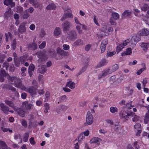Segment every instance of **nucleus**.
I'll list each match as a JSON object with an SVG mask.
<instances>
[{
	"label": "nucleus",
	"mask_w": 149,
	"mask_h": 149,
	"mask_svg": "<svg viewBox=\"0 0 149 149\" xmlns=\"http://www.w3.org/2000/svg\"><path fill=\"white\" fill-rule=\"evenodd\" d=\"M68 81L67 82L66 86L69 87L71 89H73L75 88V83L72 82L71 79L68 80Z\"/></svg>",
	"instance_id": "nucleus-12"
},
{
	"label": "nucleus",
	"mask_w": 149,
	"mask_h": 149,
	"mask_svg": "<svg viewBox=\"0 0 149 149\" xmlns=\"http://www.w3.org/2000/svg\"><path fill=\"white\" fill-rule=\"evenodd\" d=\"M134 15L136 16L140 17L141 16V15L139 14L140 10L136 8H135L134 9Z\"/></svg>",
	"instance_id": "nucleus-34"
},
{
	"label": "nucleus",
	"mask_w": 149,
	"mask_h": 149,
	"mask_svg": "<svg viewBox=\"0 0 149 149\" xmlns=\"http://www.w3.org/2000/svg\"><path fill=\"white\" fill-rule=\"evenodd\" d=\"M119 68V66L117 64L114 65L112 67V72H114L116 71Z\"/></svg>",
	"instance_id": "nucleus-51"
},
{
	"label": "nucleus",
	"mask_w": 149,
	"mask_h": 149,
	"mask_svg": "<svg viewBox=\"0 0 149 149\" xmlns=\"http://www.w3.org/2000/svg\"><path fill=\"white\" fill-rule=\"evenodd\" d=\"M149 43H142L140 45L141 48H144L143 49L144 50L147 49L149 47Z\"/></svg>",
	"instance_id": "nucleus-31"
},
{
	"label": "nucleus",
	"mask_w": 149,
	"mask_h": 149,
	"mask_svg": "<svg viewBox=\"0 0 149 149\" xmlns=\"http://www.w3.org/2000/svg\"><path fill=\"white\" fill-rule=\"evenodd\" d=\"M46 43L45 41H43L42 43L39 46V48L40 49H43L45 46Z\"/></svg>",
	"instance_id": "nucleus-62"
},
{
	"label": "nucleus",
	"mask_w": 149,
	"mask_h": 149,
	"mask_svg": "<svg viewBox=\"0 0 149 149\" xmlns=\"http://www.w3.org/2000/svg\"><path fill=\"white\" fill-rule=\"evenodd\" d=\"M109 111L112 113H116L118 112V109L117 107L111 106L110 108Z\"/></svg>",
	"instance_id": "nucleus-26"
},
{
	"label": "nucleus",
	"mask_w": 149,
	"mask_h": 149,
	"mask_svg": "<svg viewBox=\"0 0 149 149\" xmlns=\"http://www.w3.org/2000/svg\"><path fill=\"white\" fill-rule=\"evenodd\" d=\"M132 12L130 10H125L122 14V18L126 17L127 18H131V16Z\"/></svg>",
	"instance_id": "nucleus-16"
},
{
	"label": "nucleus",
	"mask_w": 149,
	"mask_h": 149,
	"mask_svg": "<svg viewBox=\"0 0 149 149\" xmlns=\"http://www.w3.org/2000/svg\"><path fill=\"white\" fill-rule=\"evenodd\" d=\"M119 17L118 14L116 13H113L112 14V17L110 18V22L111 25L115 24V20L117 19Z\"/></svg>",
	"instance_id": "nucleus-9"
},
{
	"label": "nucleus",
	"mask_w": 149,
	"mask_h": 149,
	"mask_svg": "<svg viewBox=\"0 0 149 149\" xmlns=\"http://www.w3.org/2000/svg\"><path fill=\"white\" fill-rule=\"evenodd\" d=\"M50 93L48 91H47L45 96V102H47L50 98Z\"/></svg>",
	"instance_id": "nucleus-30"
},
{
	"label": "nucleus",
	"mask_w": 149,
	"mask_h": 149,
	"mask_svg": "<svg viewBox=\"0 0 149 149\" xmlns=\"http://www.w3.org/2000/svg\"><path fill=\"white\" fill-rule=\"evenodd\" d=\"M101 141V139L97 137H95L92 138L90 141V143L91 144L96 143L97 144H99V142Z\"/></svg>",
	"instance_id": "nucleus-14"
},
{
	"label": "nucleus",
	"mask_w": 149,
	"mask_h": 149,
	"mask_svg": "<svg viewBox=\"0 0 149 149\" xmlns=\"http://www.w3.org/2000/svg\"><path fill=\"white\" fill-rule=\"evenodd\" d=\"M74 145L73 149H79V145L77 140H75L73 142Z\"/></svg>",
	"instance_id": "nucleus-42"
},
{
	"label": "nucleus",
	"mask_w": 149,
	"mask_h": 149,
	"mask_svg": "<svg viewBox=\"0 0 149 149\" xmlns=\"http://www.w3.org/2000/svg\"><path fill=\"white\" fill-rule=\"evenodd\" d=\"M134 107V105H132L131 104V103H128L126 105V107L128 109L130 110L132 109L133 111L135 112L137 110Z\"/></svg>",
	"instance_id": "nucleus-23"
},
{
	"label": "nucleus",
	"mask_w": 149,
	"mask_h": 149,
	"mask_svg": "<svg viewBox=\"0 0 149 149\" xmlns=\"http://www.w3.org/2000/svg\"><path fill=\"white\" fill-rule=\"evenodd\" d=\"M130 40L131 45L134 46L137 42L140 40V37H137L136 35L134 34L131 36V38Z\"/></svg>",
	"instance_id": "nucleus-5"
},
{
	"label": "nucleus",
	"mask_w": 149,
	"mask_h": 149,
	"mask_svg": "<svg viewBox=\"0 0 149 149\" xmlns=\"http://www.w3.org/2000/svg\"><path fill=\"white\" fill-rule=\"evenodd\" d=\"M93 20L95 24H96L97 25L99 26V24L98 22L99 20L98 17H96L95 16H94Z\"/></svg>",
	"instance_id": "nucleus-53"
},
{
	"label": "nucleus",
	"mask_w": 149,
	"mask_h": 149,
	"mask_svg": "<svg viewBox=\"0 0 149 149\" xmlns=\"http://www.w3.org/2000/svg\"><path fill=\"white\" fill-rule=\"evenodd\" d=\"M11 35V33L9 32L5 33V36L6 37V42H8V38L9 37L10 38Z\"/></svg>",
	"instance_id": "nucleus-57"
},
{
	"label": "nucleus",
	"mask_w": 149,
	"mask_h": 149,
	"mask_svg": "<svg viewBox=\"0 0 149 149\" xmlns=\"http://www.w3.org/2000/svg\"><path fill=\"white\" fill-rule=\"evenodd\" d=\"M32 84L34 86L30 87L29 88L25 87V90H23L24 91L28 92L32 96H34L36 95V88L38 87L37 83L35 80H33Z\"/></svg>",
	"instance_id": "nucleus-2"
},
{
	"label": "nucleus",
	"mask_w": 149,
	"mask_h": 149,
	"mask_svg": "<svg viewBox=\"0 0 149 149\" xmlns=\"http://www.w3.org/2000/svg\"><path fill=\"white\" fill-rule=\"evenodd\" d=\"M84 44L83 41L80 39L76 40L73 43V46H82Z\"/></svg>",
	"instance_id": "nucleus-18"
},
{
	"label": "nucleus",
	"mask_w": 149,
	"mask_h": 149,
	"mask_svg": "<svg viewBox=\"0 0 149 149\" xmlns=\"http://www.w3.org/2000/svg\"><path fill=\"white\" fill-rule=\"evenodd\" d=\"M14 138L15 139H20V142L19 143H21L22 142V139L21 138L20 135L19 134H15L14 136Z\"/></svg>",
	"instance_id": "nucleus-45"
},
{
	"label": "nucleus",
	"mask_w": 149,
	"mask_h": 149,
	"mask_svg": "<svg viewBox=\"0 0 149 149\" xmlns=\"http://www.w3.org/2000/svg\"><path fill=\"white\" fill-rule=\"evenodd\" d=\"M81 26L79 24H78L76 26V29L79 34H81L83 33L82 30L81 29Z\"/></svg>",
	"instance_id": "nucleus-37"
},
{
	"label": "nucleus",
	"mask_w": 149,
	"mask_h": 149,
	"mask_svg": "<svg viewBox=\"0 0 149 149\" xmlns=\"http://www.w3.org/2000/svg\"><path fill=\"white\" fill-rule=\"evenodd\" d=\"M61 107L62 109V111H65L68 110V106L64 105H61Z\"/></svg>",
	"instance_id": "nucleus-48"
},
{
	"label": "nucleus",
	"mask_w": 149,
	"mask_h": 149,
	"mask_svg": "<svg viewBox=\"0 0 149 149\" xmlns=\"http://www.w3.org/2000/svg\"><path fill=\"white\" fill-rule=\"evenodd\" d=\"M86 123H84L85 125H90L93 122V118L90 112H88L86 116Z\"/></svg>",
	"instance_id": "nucleus-3"
},
{
	"label": "nucleus",
	"mask_w": 149,
	"mask_h": 149,
	"mask_svg": "<svg viewBox=\"0 0 149 149\" xmlns=\"http://www.w3.org/2000/svg\"><path fill=\"white\" fill-rule=\"evenodd\" d=\"M61 33V29L59 27H56L55 28L54 34L55 36H58Z\"/></svg>",
	"instance_id": "nucleus-29"
},
{
	"label": "nucleus",
	"mask_w": 149,
	"mask_h": 149,
	"mask_svg": "<svg viewBox=\"0 0 149 149\" xmlns=\"http://www.w3.org/2000/svg\"><path fill=\"white\" fill-rule=\"evenodd\" d=\"M5 102L6 104L9 105L10 107H13L14 104L13 102L11 101L8 100H6Z\"/></svg>",
	"instance_id": "nucleus-36"
},
{
	"label": "nucleus",
	"mask_w": 149,
	"mask_h": 149,
	"mask_svg": "<svg viewBox=\"0 0 149 149\" xmlns=\"http://www.w3.org/2000/svg\"><path fill=\"white\" fill-rule=\"evenodd\" d=\"M71 26L70 22L68 21L64 22L62 25L63 30L64 32L67 31L68 30Z\"/></svg>",
	"instance_id": "nucleus-7"
},
{
	"label": "nucleus",
	"mask_w": 149,
	"mask_h": 149,
	"mask_svg": "<svg viewBox=\"0 0 149 149\" xmlns=\"http://www.w3.org/2000/svg\"><path fill=\"white\" fill-rule=\"evenodd\" d=\"M32 5L35 7L37 8L40 7V3L37 1H35L32 3Z\"/></svg>",
	"instance_id": "nucleus-44"
},
{
	"label": "nucleus",
	"mask_w": 149,
	"mask_h": 149,
	"mask_svg": "<svg viewBox=\"0 0 149 149\" xmlns=\"http://www.w3.org/2000/svg\"><path fill=\"white\" fill-rule=\"evenodd\" d=\"M134 114V113H128L126 112L123 110H122L120 113V116L122 118L126 119L128 116H133V115Z\"/></svg>",
	"instance_id": "nucleus-8"
},
{
	"label": "nucleus",
	"mask_w": 149,
	"mask_h": 149,
	"mask_svg": "<svg viewBox=\"0 0 149 149\" xmlns=\"http://www.w3.org/2000/svg\"><path fill=\"white\" fill-rule=\"evenodd\" d=\"M25 23L24 22L22 23L20 25L18 29L19 32L22 33L25 32L26 31V29L25 27Z\"/></svg>",
	"instance_id": "nucleus-21"
},
{
	"label": "nucleus",
	"mask_w": 149,
	"mask_h": 149,
	"mask_svg": "<svg viewBox=\"0 0 149 149\" xmlns=\"http://www.w3.org/2000/svg\"><path fill=\"white\" fill-rule=\"evenodd\" d=\"M100 134H105L107 132V130L105 129L102 128L99 130Z\"/></svg>",
	"instance_id": "nucleus-56"
},
{
	"label": "nucleus",
	"mask_w": 149,
	"mask_h": 149,
	"mask_svg": "<svg viewBox=\"0 0 149 149\" xmlns=\"http://www.w3.org/2000/svg\"><path fill=\"white\" fill-rule=\"evenodd\" d=\"M138 142L136 141L134 142L133 143V149H139V146L137 144Z\"/></svg>",
	"instance_id": "nucleus-49"
},
{
	"label": "nucleus",
	"mask_w": 149,
	"mask_h": 149,
	"mask_svg": "<svg viewBox=\"0 0 149 149\" xmlns=\"http://www.w3.org/2000/svg\"><path fill=\"white\" fill-rule=\"evenodd\" d=\"M38 71L40 73H45L46 71V66L44 65L41 66V68L38 69Z\"/></svg>",
	"instance_id": "nucleus-25"
},
{
	"label": "nucleus",
	"mask_w": 149,
	"mask_h": 149,
	"mask_svg": "<svg viewBox=\"0 0 149 149\" xmlns=\"http://www.w3.org/2000/svg\"><path fill=\"white\" fill-rule=\"evenodd\" d=\"M27 10H26L24 12V13L23 16V18L24 19H26L29 17V14L27 13Z\"/></svg>",
	"instance_id": "nucleus-52"
},
{
	"label": "nucleus",
	"mask_w": 149,
	"mask_h": 149,
	"mask_svg": "<svg viewBox=\"0 0 149 149\" xmlns=\"http://www.w3.org/2000/svg\"><path fill=\"white\" fill-rule=\"evenodd\" d=\"M14 109L16 111L19 116L22 117H23L24 116L25 112L23 109L18 108H17L16 109L14 108Z\"/></svg>",
	"instance_id": "nucleus-13"
},
{
	"label": "nucleus",
	"mask_w": 149,
	"mask_h": 149,
	"mask_svg": "<svg viewBox=\"0 0 149 149\" xmlns=\"http://www.w3.org/2000/svg\"><path fill=\"white\" fill-rule=\"evenodd\" d=\"M132 50L131 48H128L126 49L125 52L121 53V55L123 56L125 55H130L132 54Z\"/></svg>",
	"instance_id": "nucleus-20"
},
{
	"label": "nucleus",
	"mask_w": 149,
	"mask_h": 149,
	"mask_svg": "<svg viewBox=\"0 0 149 149\" xmlns=\"http://www.w3.org/2000/svg\"><path fill=\"white\" fill-rule=\"evenodd\" d=\"M122 44H120L118 46H117L116 48V51L118 53L119 52L124 48Z\"/></svg>",
	"instance_id": "nucleus-46"
},
{
	"label": "nucleus",
	"mask_w": 149,
	"mask_h": 149,
	"mask_svg": "<svg viewBox=\"0 0 149 149\" xmlns=\"http://www.w3.org/2000/svg\"><path fill=\"white\" fill-rule=\"evenodd\" d=\"M22 104L25 106L26 109L28 110H30L31 109L33 108V104L29 103L27 102H23L22 103Z\"/></svg>",
	"instance_id": "nucleus-19"
},
{
	"label": "nucleus",
	"mask_w": 149,
	"mask_h": 149,
	"mask_svg": "<svg viewBox=\"0 0 149 149\" xmlns=\"http://www.w3.org/2000/svg\"><path fill=\"white\" fill-rule=\"evenodd\" d=\"M81 133L83 134V135H84V136H88L90 132L88 130H87Z\"/></svg>",
	"instance_id": "nucleus-55"
},
{
	"label": "nucleus",
	"mask_w": 149,
	"mask_h": 149,
	"mask_svg": "<svg viewBox=\"0 0 149 149\" xmlns=\"http://www.w3.org/2000/svg\"><path fill=\"white\" fill-rule=\"evenodd\" d=\"M35 68L34 65L33 64H30L29 67L28 71H33Z\"/></svg>",
	"instance_id": "nucleus-59"
},
{
	"label": "nucleus",
	"mask_w": 149,
	"mask_h": 149,
	"mask_svg": "<svg viewBox=\"0 0 149 149\" xmlns=\"http://www.w3.org/2000/svg\"><path fill=\"white\" fill-rule=\"evenodd\" d=\"M148 81V79L147 78H145L143 79L142 82L143 87H145L146 86V84Z\"/></svg>",
	"instance_id": "nucleus-54"
},
{
	"label": "nucleus",
	"mask_w": 149,
	"mask_h": 149,
	"mask_svg": "<svg viewBox=\"0 0 149 149\" xmlns=\"http://www.w3.org/2000/svg\"><path fill=\"white\" fill-rule=\"evenodd\" d=\"M3 69L5 68L6 70L8 69L10 71L13 72L15 69V68L13 64L9 65V63L7 62H5L3 64Z\"/></svg>",
	"instance_id": "nucleus-6"
},
{
	"label": "nucleus",
	"mask_w": 149,
	"mask_h": 149,
	"mask_svg": "<svg viewBox=\"0 0 149 149\" xmlns=\"http://www.w3.org/2000/svg\"><path fill=\"white\" fill-rule=\"evenodd\" d=\"M108 43L107 40H104L101 43L100 46V49L101 53H103L105 50L106 45Z\"/></svg>",
	"instance_id": "nucleus-15"
},
{
	"label": "nucleus",
	"mask_w": 149,
	"mask_h": 149,
	"mask_svg": "<svg viewBox=\"0 0 149 149\" xmlns=\"http://www.w3.org/2000/svg\"><path fill=\"white\" fill-rule=\"evenodd\" d=\"M129 42L130 43V39H127L124 41L123 42V43L122 44L123 46L124 47V46L127 45Z\"/></svg>",
	"instance_id": "nucleus-50"
},
{
	"label": "nucleus",
	"mask_w": 149,
	"mask_h": 149,
	"mask_svg": "<svg viewBox=\"0 0 149 149\" xmlns=\"http://www.w3.org/2000/svg\"><path fill=\"white\" fill-rule=\"evenodd\" d=\"M55 111L58 114H60L62 112V111L61 105L58 106L56 108Z\"/></svg>",
	"instance_id": "nucleus-39"
},
{
	"label": "nucleus",
	"mask_w": 149,
	"mask_h": 149,
	"mask_svg": "<svg viewBox=\"0 0 149 149\" xmlns=\"http://www.w3.org/2000/svg\"><path fill=\"white\" fill-rule=\"evenodd\" d=\"M56 8V6L54 3H52L49 4L46 7V8L47 10H55Z\"/></svg>",
	"instance_id": "nucleus-22"
},
{
	"label": "nucleus",
	"mask_w": 149,
	"mask_h": 149,
	"mask_svg": "<svg viewBox=\"0 0 149 149\" xmlns=\"http://www.w3.org/2000/svg\"><path fill=\"white\" fill-rule=\"evenodd\" d=\"M4 4L7 6L11 5L12 6H14V3L12 2V0H5Z\"/></svg>",
	"instance_id": "nucleus-27"
},
{
	"label": "nucleus",
	"mask_w": 149,
	"mask_h": 149,
	"mask_svg": "<svg viewBox=\"0 0 149 149\" xmlns=\"http://www.w3.org/2000/svg\"><path fill=\"white\" fill-rule=\"evenodd\" d=\"M109 69L105 70L101 72L100 73V76L99 77L100 78L104 77L106 76L107 74L109 73Z\"/></svg>",
	"instance_id": "nucleus-24"
},
{
	"label": "nucleus",
	"mask_w": 149,
	"mask_h": 149,
	"mask_svg": "<svg viewBox=\"0 0 149 149\" xmlns=\"http://www.w3.org/2000/svg\"><path fill=\"white\" fill-rule=\"evenodd\" d=\"M77 34L75 30L70 31L67 35V38L71 40H73L77 38Z\"/></svg>",
	"instance_id": "nucleus-4"
},
{
	"label": "nucleus",
	"mask_w": 149,
	"mask_h": 149,
	"mask_svg": "<svg viewBox=\"0 0 149 149\" xmlns=\"http://www.w3.org/2000/svg\"><path fill=\"white\" fill-rule=\"evenodd\" d=\"M85 136L83 135V134L81 133L79 134L78 137L75 140H77L78 142V144L79 142H80L82 141V140L84 139Z\"/></svg>",
	"instance_id": "nucleus-28"
},
{
	"label": "nucleus",
	"mask_w": 149,
	"mask_h": 149,
	"mask_svg": "<svg viewBox=\"0 0 149 149\" xmlns=\"http://www.w3.org/2000/svg\"><path fill=\"white\" fill-rule=\"evenodd\" d=\"M63 51L64 50L59 47L57 48L56 49L57 52L61 55Z\"/></svg>",
	"instance_id": "nucleus-61"
},
{
	"label": "nucleus",
	"mask_w": 149,
	"mask_h": 149,
	"mask_svg": "<svg viewBox=\"0 0 149 149\" xmlns=\"http://www.w3.org/2000/svg\"><path fill=\"white\" fill-rule=\"evenodd\" d=\"M6 144L4 141L0 140V149H6Z\"/></svg>",
	"instance_id": "nucleus-33"
},
{
	"label": "nucleus",
	"mask_w": 149,
	"mask_h": 149,
	"mask_svg": "<svg viewBox=\"0 0 149 149\" xmlns=\"http://www.w3.org/2000/svg\"><path fill=\"white\" fill-rule=\"evenodd\" d=\"M116 53L115 51H113L111 52H108L107 53V55L108 56L111 57L113 56V55L115 54Z\"/></svg>",
	"instance_id": "nucleus-58"
},
{
	"label": "nucleus",
	"mask_w": 149,
	"mask_h": 149,
	"mask_svg": "<svg viewBox=\"0 0 149 149\" xmlns=\"http://www.w3.org/2000/svg\"><path fill=\"white\" fill-rule=\"evenodd\" d=\"M44 107L45 109L44 110V112L45 113H46L48 112V110H49V104L47 103H45L44 104Z\"/></svg>",
	"instance_id": "nucleus-43"
},
{
	"label": "nucleus",
	"mask_w": 149,
	"mask_h": 149,
	"mask_svg": "<svg viewBox=\"0 0 149 149\" xmlns=\"http://www.w3.org/2000/svg\"><path fill=\"white\" fill-rule=\"evenodd\" d=\"M149 8L148 5L147 4H145L143 6L141 7V9L142 10L144 11H146Z\"/></svg>",
	"instance_id": "nucleus-41"
},
{
	"label": "nucleus",
	"mask_w": 149,
	"mask_h": 149,
	"mask_svg": "<svg viewBox=\"0 0 149 149\" xmlns=\"http://www.w3.org/2000/svg\"><path fill=\"white\" fill-rule=\"evenodd\" d=\"M29 136V133H25L23 137V141L24 142H26L27 141Z\"/></svg>",
	"instance_id": "nucleus-40"
},
{
	"label": "nucleus",
	"mask_w": 149,
	"mask_h": 149,
	"mask_svg": "<svg viewBox=\"0 0 149 149\" xmlns=\"http://www.w3.org/2000/svg\"><path fill=\"white\" fill-rule=\"evenodd\" d=\"M134 117L132 118L133 121L134 122H136L139 120V117L136 115H134Z\"/></svg>",
	"instance_id": "nucleus-60"
},
{
	"label": "nucleus",
	"mask_w": 149,
	"mask_h": 149,
	"mask_svg": "<svg viewBox=\"0 0 149 149\" xmlns=\"http://www.w3.org/2000/svg\"><path fill=\"white\" fill-rule=\"evenodd\" d=\"M146 67H144L140 69L136 72L137 74L138 75L140 74L143 71L146 70Z\"/></svg>",
	"instance_id": "nucleus-47"
},
{
	"label": "nucleus",
	"mask_w": 149,
	"mask_h": 149,
	"mask_svg": "<svg viewBox=\"0 0 149 149\" xmlns=\"http://www.w3.org/2000/svg\"><path fill=\"white\" fill-rule=\"evenodd\" d=\"M107 63V61L105 60H103L102 61L97 65V67H100L103 66L105 65Z\"/></svg>",
	"instance_id": "nucleus-35"
},
{
	"label": "nucleus",
	"mask_w": 149,
	"mask_h": 149,
	"mask_svg": "<svg viewBox=\"0 0 149 149\" xmlns=\"http://www.w3.org/2000/svg\"><path fill=\"white\" fill-rule=\"evenodd\" d=\"M0 106L1 107V110L6 114H8V113L9 110V108L5 105L4 104L1 103L0 104Z\"/></svg>",
	"instance_id": "nucleus-11"
},
{
	"label": "nucleus",
	"mask_w": 149,
	"mask_h": 149,
	"mask_svg": "<svg viewBox=\"0 0 149 149\" xmlns=\"http://www.w3.org/2000/svg\"><path fill=\"white\" fill-rule=\"evenodd\" d=\"M29 141L31 144L32 145H34L35 143L34 138L32 137L29 139Z\"/></svg>",
	"instance_id": "nucleus-63"
},
{
	"label": "nucleus",
	"mask_w": 149,
	"mask_h": 149,
	"mask_svg": "<svg viewBox=\"0 0 149 149\" xmlns=\"http://www.w3.org/2000/svg\"><path fill=\"white\" fill-rule=\"evenodd\" d=\"M63 49L65 50H67L70 48L69 46L66 44H64L63 46Z\"/></svg>",
	"instance_id": "nucleus-64"
},
{
	"label": "nucleus",
	"mask_w": 149,
	"mask_h": 149,
	"mask_svg": "<svg viewBox=\"0 0 149 149\" xmlns=\"http://www.w3.org/2000/svg\"><path fill=\"white\" fill-rule=\"evenodd\" d=\"M7 79L9 81L11 82L15 87L23 90H25V86L22 84L21 79L16 77L7 76Z\"/></svg>",
	"instance_id": "nucleus-1"
},
{
	"label": "nucleus",
	"mask_w": 149,
	"mask_h": 149,
	"mask_svg": "<svg viewBox=\"0 0 149 149\" xmlns=\"http://www.w3.org/2000/svg\"><path fill=\"white\" fill-rule=\"evenodd\" d=\"M108 25L105 24L104 25L102 28V31L105 33H108V30L107 29L108 27Z\"/></svg>",
	"instance_id": "nucleus-38"
},
{
	"label": "nucleus",
	"mask_w": 149,
	"mask_h": 149,
	"mask_svg": "<svg viewBox=\"0 0 149 149\" xmlns=\"http://www.w3.org/2000/svg\"><path fill=\"white\" fill-rule=\"evenodd\" d=\"M20 60L21 63H23L24 61L28 60L27 55H25L21 57L20 58Z\"/></svg>",
	"instance_id": "nucleus-32"
},
{
	"label": "nucleus",
	"mask_w": 149,
	"mask_h": 149,
	"mask_svg": "<svg viewBox=\"0 0 149 149\" xmlns=\"http://www.w3.org/2000/svg\"><path fill=\"white\" fill-rule=\"evenodd\" d=\"M139 34L141 36H147L149 34V30L147 29H143L139 31Z\"/></svg>",
	"instance_id": "nucleus-17"
},
{
	"label": "nucleus",
	"mask_w": 149,
	"mask_h": 149,
	"mask_svg": "<svg viewBox=\"0 0 149 149\" xmlns=\"http://www.w3.org/2000/svg\"><path fill=\"white\" fill-rule=\"evenodd\" d=\"M8 75H9L8 74H7L5 71L3 70V69H2L0 72V81L1 82L3 81L4 80V77L5 76H6L7 77V76Z\"/></svg>",
	"instance_id": "nucleus-10"
}]
</instances>
